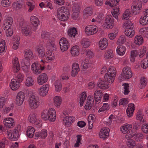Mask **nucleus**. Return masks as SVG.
<instances>
[{
    "label": "nucleus",
    "instance_id": "ddd939ff",
    "mask_svg": "<svg viewBox=\"0 0 148 148\" xmlns=\"http://www.w3.org/2000/svg\"><path fill=\"white\" fill-rule=\"evenodd\" d=\"M48 79L47 75L45 73H43L38 77L37 82L39 85H42L47 81Z\"/></svg>",
    "mask_w": 148,
    "mask_h": 148
},
{
    "label": "nucleus",
    "instance_id": "473e14b6",
    "mask_svg": "<svg viewBox=\"0 0 148 148\" xmlns=\"http://www.w3.org/2000/svg\"><path fill=\"white\" fill-rule=\"evenodd\" d=\"M132 127L131 125H125L124 126H122L121 127V131L124 134H125L130 130Z\"/></svg>",
    "mask_w": 148,
    "mask_h": 148
},
{
    "label": "nucleus",
    "instance_id": "7ed1b4c3",
    "mask_svg": "<svg viewBox=\"0 0 148 148\" xmlns=\"http://www.w3.org/2000/svg\"><path fill=\"white\" fill-rule=\"evenodd\" d=\"M31 68L33 73L37 75L40 73L42 71L45 69L44 66H42L38 62L33 63Z\"/></svg>",
    "mask_w": 148,
    "mask_h": 148
},
{
    "label": "nucleus",
    "instance_id": "052dcab7",
    "mask_svg": "<svg viewBox=\"0 0 148 148\" xmlns=\"http://www.w3.org/2000/svg\"><path fill=\"white\" fill-rule=\"evenodd\" d=\"M89 60L87 59H85L82 63V66L84 69H86L88 68Z\"/></svg>",
    "mask_w": 148,
    "mask_h": 148
},
{
    "label": "nucleus",
    "instance_id": "e433bc0d",
    "mask_svg": "<svg viewBox=\"0 0 148 148\" xmlns=\"http://www.w3.org/2000/svg\"><path fill=\"white\" fill-rule=\"evenodd\" d=\"M143 117L144 115H142V112L140 111H138L136 115V119L137 120H140L141 122H144L145 121V118Z\"/></svg>",
    "mask_w": 148,
    "mask_h": 148
},
{
    "label": "nucleus",
    "instance_id": "de8ad7c7",
    "mask_svg": "<svg viewBox=\"0 0 148 148\" xmlns=\"http://www.w3.org/2000/svg\"><path fill=\"white\" fill-rule=\"evenodd\" d=\"M141 66L144 69H146L148 67V59L147 58L143 59L141 62Z\"/></svg>",
    "mask_w": 148,
    "mask_h": 148
},
{
    "label": "nucleus",
    "instance_id": "f704fd0d",
    "mask_svg": "<svg viewBox=\"0 0 148 148\" xmlns=\"http://www.w3.org/2000/svg\"><path fill=\"white\" fill-rule=\"evenodd\" d=\"M134 138L137 142H138L143 138V135L140 133H133L132 134Z\"/></svg>",
    "mask_w": 148,
    "mask_h": 148
},
{
    "label": "nucleus",
    "instance_id": "bf43d9fd",
    "mask_svg": "<svg viewBox=\"0 0 148 148\" xmlns=\"http://www.w3.org/2000/svg\"><path fill=\"white\" fill-rule=\"evenodd\" d=\"M126 41V38L124 36L122 35L119 38V40L117 41V43L120 45L124 44Z\"/></svg>",
    "mask_w": 148,
    "mask_h": 148
},
{
    "label": "nucleus",
    "instance_id": "2eb2a0df",
    "mask_svg": "<svg viewBox=\"0 0 148 148\" xmlns=\"http://www.w3.org/2000/svg\"><path fill=\"white\" fill-rule=\"evenodd\" d=\"M3 122L5 126L9 128L13 127L14 125V121L11 118H7L5 119Z\"/></svg>",
    "mask_w": 148,
    "mask_h": 148
},
{
    "label": "nucleus",
    "instance_id": "37998d69",
    "mask_svg": "<svg viewBox=\"0 0 148 148\" xmlns=\"http://www.w3.org/2000/svg\"><path fill=\"white\" fill-rule=\"evenodd\" d=\"M113 12L112 13V15L116 18H117L118 16L120 14L119 8V7H115L114 8Z\"/></svg>",
    "mask_w": 148,
    "mask_h": 148
},
{
    "label": "nucleus",
    "instance_id": "aec40b11",
    "mask_svg": "<svg viewBox=\"0 0 148 148\" xmlns=\"http://www.w3.org/2000/svg\"><path fill=\"white\" fill-rule=\"evenodd\" d=\"M126 50V48L125 46L119 44L116 48V51L118 55L121 56L125 53Z\"/></svg>",
    "mask_w": 148,
    "mask_h": 148
},
{
    "label": "nucleus",
    "instance_id": "a878e982",
    "mask_svg": "<svg viewBox=\"0 0 148 148\" xmlns=\"http://www.w3.org/2000/svg\"><path fill=\"white\" fill-rule=\"evenodd\" d=\"M17 58H15L13 61V70L14 72L16 73L20 70V66L19 63L18 61Z\"/></svg>",
    "mask_w": 148,
    "mask_h": 148
},
{
    "label": "nucleus",
    "instance_id": "20e7f679",
    "mask_svg": "<svg viewBox=\"0 0 148 148\" xmlns=\"http://www.w3.org/2000/svg\"><path fill=\"white\" fill-rule=\"evenodd\" d=\"M39 99L37 97L32 95L29 99V103L30 107L32 109L36 108L39 105Z\"/></svg>",
    "mask_w": 148,
    "mask_h": 148
},
{
    "label": "nucleus",
    "instance_id": "bb28decb",
    "mask_svg": "<svg viewBox=\"0 0 148 148\" xmlns=\"http://www.w3.org/2000/svg\"><path fill=\"white\" fill-rule=\"evenodd\" d=\"M35 130L34 128L32 126L27 127L26 131V135L30 138L33 137Z\"/></svg>",
    "mask_w": 148,
    "mask_h": 148
},
{
    "label": "nucleus",
    "instance_id": "72a5a7b5",
    "mask_svg": "<svg viewBox=\"0 0 148 148\" xmlns=\"http://www.w3.org/2000/svg\"><path fill=\"white\" fill-rule=\"evenodd\" d=\"M134 42L136 45H140L143 43V38L141 36H137L135 37Z\"/></svg>",
    "mask_w": 148,
    "mask_h": 148
},
{
    "label": "nucleus",
    "instance_id": "680f3d73",
    "mask_svg": "<svg viewBox=\"0 0 148 148\" xmlns=\"http://www.w3.org/2000/svg\"><path fill=\"white\" fill-rule=\"evenodd\" d=\"M142 131L145 133H148V123L143 124L141 127Z\"/></svg>",
    "mask_w": 148,
    "mask_h": 148
},
{
    "label": "nucleus",
    "instance_id": "423d86ee",
    "mask_svg": "<svg viewBox=\"0 0 148 148\" xmlns=\"http://www.w3.org/2000/svg\"><path fill=\"white\" fill-rule=\"evenodd\" d=\"M64 7H62L60 9L58 8V12H57V16L59 18V19L62 21H66L68 19L69 16V14H67V15H65L64 14H62V12L63 11L64 12Z\"/></svg>",
    "mask_w": 148,
    "mask_h": 148
},
{
    "label": "nucleus",
    "instance_id": "6e6552de",
    "mask_svg": "<svg viewBox=\"0 0 148 148\" xmlns=\"http://www.w3.org/2000/svg\"><path fill=\"white\" fill-rule=\"evenodd\" d=\"M6 132L7 134L8 137L10 139L15 141L17 140L18 138V132L17 130L16 129L11 130L10 132H9L7 130Z\"/></svg>",
    "mask_w": 148,
    "mask_h": 148
},
{
    "label": "nucleus",
    "instance_id": "b1692460",
    "mask_svg": "<svg viewBox=\"0 0 148 148\" xmlns=\"http://www.w3.org/2000/svg\"><path fill=\"white\" fill-rule=\"evenodd\" d=\"M38 54V56L39 57L42 58L44 57L45 55V51L44 48L41 46H39L36 50Z\"/></svg>",
    "mask_w": 148,
    "mask_h": 148
},
{
    "label": "nucleus",
    "instance_id": "f3484780",
    "mask_svg": "<svg viewBox=\"0 0 148 148\" xmlns=\"http://www.w3.org/2000/svg\"><path fill=\"white\" fill-rule=\"evenodd\" d=\"M49 89V85L48 84H46L42 86L40 89L39 94L42 96H45L47 93Z\"/></svg>",
    "mask_w": 148,
    "mask_h": 148
},
{
    "label": "nucleus",
    "instance_id": "393cba45",
    "mask_svg": "<svg viewBox=\"0 0 148 148\" xmlns=\"http://www.w3.org/2000/svg\"><path fill=\"white\" fill-rule=\"evenodd\" d=\"M13 20L11 17H8L4 21L3 27H5V29L7 28H10L11 25L12 24Z\"/></svg>",
    "mask_w": 148,
    "mask_h": 148
},
{
    "label": "nucleus",
    "instance_id": "6ab92c4d",
    "mask_svg": "<svg viewBox=\"0 0 148 148\" xmlns=\"http://www.w3.org/2000/svg\"><path fill=\"white\" fill-rule=\"evenodd\" d=\"M10 86L12 90H15L20 87V83L16 79H12L10 84Z\"/></svg>",
    "mask_w": 148,
    "mask_h": 148
},
{
    "label": "nucleus",
    "instance_id": "58836bf2",
    "mask_svg": "<svg viewBox=\"0 0 148 148\" xmlns=\"http://www.w3.org/2000/svg\"><path fill=\"white\" fill-rule=\"evenodd\" d=\"M81 44L83 47L86 48H87L90 45V43L88 39L83 38L81 41Z\"/></svg>",
    "mask_w": 148,
    "mask_h": 148
},
{
    "label": "nucleus",
    "instance_id": "a211bd4d",
    "mask_svg": "<svg viewBox=\"0 0 148 148\" xmlns=\"http://www.w3.org/2000/svg\"><path fill=\"white\" fill-rule=\"evenodd\" d=\"M144 14V16L142 17L140 19V23L142 25H145L148 24V9L146 10Z\"/></svg>",
    "mask_w": 148,
    "mask_h": 148
},
{
    "label": "nucleus",
    "instance_id": "4c0bfd02",
    "mask_svg": "<svg viewBox=\"0 0 148 148\" xmlns=\"http://www.w3.org/2000/svg\"><path fill=\"white\" fill-rule=\"evenodd\" d=\"M54 103L55 105L58 107H59L62 102V99L59 96H56L53 99Z\"/></svg>",
    "mask_w": 148,
    "mask_h": 148
},
{
    "label": "nucleus",
    "instance_id": "4468645a",
    "mask_svg": "<svg viewBox=\"0 0 148 148\" xmlns=\"http://www.w3.org/2000/svg\"><path fill=\"white\" fill-rule=\"evenodd\" d=\"M110 130L108 128H103L102 129L99 133L100 138L104 140L106 139L109 136Z\"/></svg>",
    "mask_w": 148,
    "mask_h": 148
},
{
    "label": "nucleus",
    "instance_id": "9b49d317",
    "mask_svg": "<svg viewBox=\"0 0 148 148\" xmlns=\"http://www.w3.org/2000/svg\"><path fill=\"white\" fill-rule=\"evenodd\" d=\"M97 27L94 25L86 26L85 30L86 34L88 35H90L96 33L97 31Z\"/></svg>",
    "mask_w": 148,
    "mask_h": 148
},
{
    "label": "nucleus",
    "instance_id": "f257e3e1",
    "mask_svg": "<svg viewBox=\"0 0 148 148\" xmlns=\"http://www.w3.org/2000/svg\"><path fill=\"white\" fill-rule=\"evenodd\" d=\"M116 70L113 67L109 68L107 73L105 75L104 77L105 81L108 83H112L114 80V77L116 75Z\"/></svg>",
    "mask_w": 148,
    "mask_h": 148
},
{
    "label": "nucleus",
    "instance_id": "c85d7f7f",
    "mask_svg": "<svg viewBox=\"0 0 148 148\" xmlns=\"http://www.w3.org/2000/svg\"><path fill=\"white\" fill-rule=\"evenodd\" d=\"M21 31L22 34L24 35L27 36L28 35L30 34L31 28L29 26L23 27L21 29Z\"/></svg>",
    "mask_w": 148,
    "mask_h": 148
},
{
    "label": "nucleus",
    "instance_id": "f8f14e48",
    "mask_svg": "<svg viewBox=\"0 0 148 148\" xmlns=\"http://www.w3.org/2000/svg\"><path fill=\"white\" fill-rule=\"evenodd\" d=\"M98 87L103 90H106L109 87V83L105 80L99 79L97 83Z\"/></svg>",
    "mask_w": 148,
    "mask_h": 148
},
{
    "label": "nucleus",
    "instance_id": "ea45409f",
    "mask_svg": "<svg viewBox=\"0 0 148 148\" xmlns=\"http://www.w3.org/2000/svg\"><path fill=\"white\" fill-rule=\"evenodd\" d=\"M45 57L48 60H52L55 59L54 53L50 51H48L47 52Z\"/></svg>",
    "mask_w": 148,
    "mask_h": 148
},
{
    "label": "nucleus",
    "instance_id": "9d476101",
    "mask_svg": "<svg viewBox=\"0 0 148 148\" xmlns=\"http://www.w3.org/2000/svg\"><path fill=\"white\" fill-rule=\"evenodd\" d=\"M25 95L24 93L22 92L18 93L16 99V103L18 106L21 105L24 101Z\"/></svg>",
    "mask_w": 148,
    "mask_h": 148
},
{
    "label": "nucleus",
    "instance_id": "5701e85b",
    "mask_svg": "<svg viewBox=\"0 0 148 148\" xmlns=\"http://www.w3.org/2000/svg\"><path fill=\"white\" fill-rule=\"evenodd\" d=\"M102 94V92L100 90H97L95 92L94 95L95 100L96 102L97 103L101 101Z\"/></svg>",
    "mask_w": 148,
    "mask_h": 148
},
{
    "label": "nucleus",
    "instance_id": "3c124183",
    "mask_svg": "<svg viewBox=\"0 0 148 148\" xmlns=\"http://www.w3.org/2000/svg\"><path fill=\"white\" fill-rule=\"evenodd\" d=\"M3 29L5 30H6V35L8 37H10L13 34V30L10 28H7L5 29V27H3Z\"/></svg>",
    "mask_w": 148,
    "mask_h": 148
},
{
    "label": "nucleus",
    "instance_id": "dca6fc26",
    "mask_svg": "<svg viewBox=\"0 0 148 148\" xmlns=\"http://www.w3.org/2000/svg\"><path fill=\"white\" fill-rule=\"evenodd\" d=\"M48 113L49 114L48 117L49 120L51 122L54 121L56 118V113L55 110L51 108L48 110Z\"/></svg>",
    "mask_w": 148,
    "mask_h": 148
},
{
    "label": "nucleus",
    "instance_id": "4be33fe9",
    "mask_svg": "<svg viewBox=\"0 0 148 148\" xmlns=\"http://www.w3.org/2000/svg\"><path fill=\"white\" fill-rule=\"evenodd\" d=\"M108 42L107 40L105 38L101 39L99 42V46L102 50L105 49L108 46Z\"/></svg>",
    "mask_w": 148,
    "mask_h": 148
},
{
    "label": "nucleus",
    "instance_id": "603ef678",
    "mask_svg": "<svg viewBox=\"0 0 148 148\" xmlns=\"http://www.w3.org/2000/svg\"><path fill=\"white\" fill-rule=\"evenodd\" d=\"M129 10L126 9L125 11L123 16H122V18L124 20H127L129 18L128 17L130 16V14Z\"/></svg>",
    "mask_w": 148,
    "mask_h": 148
},
{
    "label": "nucleus",
    "instance_id": "e2e57ef3",
    "mask_svg": "<svg viewBox=\"0 0 148 148\" xmlns=\"http://www.w3.org/2000/svg\"><path fill=\"white\" fill-rule=\"evenodd\" d=\"M5 43L4 40L1 41L0 43V53L3 52L5 50Z\"/></svg>",
    "mask_w": 148,
    "mask_h": 148
},
{
    "label": "nucleus",
    "instance_id": "13d9d810",
    "mask_svg": "<svg viewBox=\"0 0 148 148\" xmlns=\"http://www.w3.org/2000/svg\"><path fill=\"white\" fill-rule=\"evenodd\" d=\"M10 0H2L1 2V4L3 6L7 7L10 6Z\"/></svg>",
    "mask_w": 148,
    "mask_h": 148
},
{
    "label": "nucleus",
    "instance_id": "c03bdc74",
    "mask_svg": "<svg viewBox=\"0 0 148 148\" xmlns=\"http://www.w3.org/2000/svg\"><path fill=\"white\" fill-rule=\"evenodd\" d=\"M110 109L109 105L108 103H104L103 106L99 108L98 112H100L102 111H107L108 110Z\"/></svg>",
    "mask_w": 148,
    "mask_h": 148
},
{
    "label": "nucleus",
    "instance_id": "338daca9",
    "mask_svg": "<svg viewBox=\"0 0 148 148\" xmlns=\"http://www.w3.org/2000/svg\"><path fill=\"white\" fill-rule=\"evenodd\" d=\"M118 33V31H116L113 33L109 34L108 36L110 40L114 39L116 37Z\"/></svg>",
    "mask_w": 148,
    "mask_h": 148
},
{
    "label": "nucleus",
    "instance_id": "69168bd1",
    "mask_svg": "<svg viewBox=\"0 0 148 148\" xmlns=\"http://www.w3.org/2000/svg\"><path fill=\"white\" fill-rule=\"evenodd\" d=\"M40 135L41 138H45L47 135V130L45 129H43L40 132Z\"/></svg>",
    "mask_w": 148,
    "mask_h": 148
},
{
    "label": "nucleus",
    "instance_id": "4d7b16f0",
    "mask_svg": "<svg viewBox=\"0 0 148 148\" xmlns=\"http://www.w3.org/2000/svg\"><path fill=\"white\" fill-rule=\"evenodd\" d=\"M146 51V48L145 47H143V48L140 49L138 52V53H140L139 57L142 58L145 55Z\"/></svg>",
    "mask_w": 148,
    "mask_h": 148
},
{
    "label": "nucleus",
    "instance_id": "cd10ccee",
    "mask_svg": "<svg viewBox=\"0 0 148 148\" xmlns=\"http://www.w3.org/2000/svg\"><path fill=\"white\" fill-rule=\"evenodd\" d=\"M75 119V118L73 116H66L64 119V121L66 125H69L72 123Z\"/></svg>",
    "mask_w": 148,
    "mask_h": 148
},
{
    "label": "nucleus",
    "instance_id": "c9c22d12",
    "mask_svg": "<svg viewBox=\"0 0 148 148\" xmlns=\"http://www.w3.org/2000/svg\"><path fill=\"white\" fill-rule=\"evenodd\" d=\"M29 122L32 123H34L36 125L39 124V123L37 121V118L35 115L34 114H31L29 116Z\"/></svg>",
    "mask_w": 148,
    "mask_h": 148
},
{
    "label": "nucleus",
    "instance_id": "0e129e2a",
    "mask_svg": "<svg viewBox=\"0 0 148 148\" xmlns=\"http://www.w3.org/2000/svg\"><path fill=\"white\" fill-rule=\"evenodd\" d=\"M85 53L87 57L91 58L94 56L93 52L89 49L87 50L86 51Z\"/></svg>",
    "mask_w": 148,
    "mask_h": 148
},
{
    "label": "nucleus",
    "instance_id": "0eeeda50",
    "mask_svg": "<svg viewBox=\"0 0 148 148\" xmlns=\"http://www.w3.org/2000/svg\"><path fill=\"white\" fill-rule=\"evenodd\" d=\"M60 48L62 51H66L69 47V43L66 38H61L59 42Z\"/></svg>",
    "mask_w": 148,
    "mask_h": 148
},
{
    "label": "nucleus",
    "instance_id": "8fccbe9b",
    "mask_svg": "<svg viewBox=\"0 0 148 148\" xmlns=\"http://www.w3.org/2000/svg\"><path fill=\"white\" fill-rule=\"evenodd\" d=\"M127 146L130 148H133L136 145L135 141L133 139L129 140L127 142Z\"/></svg>",
    "mask_w": 148,
    "mask_h": 148
},
{
    "label": "nucleus",
    "instance_id": "2f4dec72",
    "mask_svg": "<svg viewBox=\"0 0 148 148\" xmlns=\"http://www.w3.org/2000/svg\"><path fill=\"white\" fill-rule=\"evenodd\" d=\"M30 21L34 27H37L38 26L39 21L37 18L34 16H32L31 17Z\"/></svg>",
    "mask_w": 148,
    "mask_h": 148
},
{
    "label": "nucleus",
    "instance_id": "49530a36",
    "mask_svg": "<svg viewBox=\"0 0 148 148\" xmlns=\"http://www.w3.org/2000/svg\"><path fill=\"white\" fill-rule=\"evenodd\" d=\"M33 56V54L31 50H27L25 53V59L27 60L31 58Z\"/></svg>",
    "mask_w": 148,
    "mask_h": 148
},
{
    "label": "nucleus",
    "instance_id": "7c9ffc66",
    "mask_svg": "<svg viewBox=\"0 0 148 148\" xmlns=\"http://www.w3.org/2000/svg\"><path fill=\"white\" fill-rule=\"evenodd\" d=\"M78 48L77 46L75 45L71 48L70 51L73 56H77L79 55V52Z\"/></svg>",
    "mask_w": 148,
    "mask_h": 148
},
{
    "label": "nucleus",
    "instance_id": "f03ea898",
    "mask_svg": "<svg viewBox=\"0 0 148 148\" xmlns=\"http://www.w3.org/2000/svg\"><path fill=\"white\" fill-rule=\"evenodd\" d=\"M132 76V73L130 68L128 67H125L123 69L121 75L119 77V79L120 80L124 78L129 79Z\"/></svg>",
    "mask_w": 148,
    "mask_h": 148
},
{
    "label": "nucleus",
    "instance_id": "09e8293b",
    "mask_svg": "<svg viewBox=\"0 0 148 148\" xmlns=\"http://www.w3.org/2000/svg\"><path fill=\"white\" fill-rule=\"evenodd\" d=\"M92 10L91 7H88L84 10V13L86 16H91L92 13Z\"/></svg>",
    "mask_w": 148,
    "mask_h": 148
},
{
    "label": "nucleus",
    "instance_id": "a19ab883",
    "mask_svg": "<svg viewBox=\"0 0 148 148\" xmlns=\"http://www.w3.org/2000/svg\"><path fill=\"white\" fill-rule=\"evenodd\" d=\"M139 32L144 37L148 38V27L142 28L140 30Z\"/></svg>",
    "mask_w": 148,
    "mask_h": 148
},
{
    "label": "nucleus",
    "instance_id": "864d4df0",
    "mask_svg": "<svg viewBox=\"0 0 148 148\" xmlns=\"http://www.w3.org/2000/svg\"><path fill=\"white\" fill-rule=\"evenodd\" d=\"M125 33L126 36H129L130 38L134 36L135 34V32L134 29H129L128 31L126 32H125Z\"/></svg>",
    "mask_w": 148,
    "mask_h": 148
},
{
    "label": "nucleus",
    "instance_id": "1a4fd4ad",
    "mask_svg": "<svg viewBox=\"0 0 148 148\" xmlns=\"http://www.w3.org/2000/svg\"><path fill=\"white\" fill-rule=\"evenodd\" d=\"M137 5H134L132 7V13L136 15L138 14L140 12V10L142 8V4L141 1L138 0L136 1Z\"/></svg>",
    "mask_w": 148,
    "mask_h": 148
},
{
    "label": "nucleus",
    "instance_id": "c756f323",
    "mask_svg": "<svg viewBox=\"0 0 148 148\" xmlns=\"http://www.w3.org/2000/svg\"><path fill=\"white\" fill-rule=\"evenodd\" d=\"M68 33L69 36L71 37H75V36L77 34L76 28H71L68 31Z\"/></svg>",
    "mask_w": 148,
    "mask_h": 148
},
{
    "label": "nucleus",
    "instance_id": "79ce46f5",
    "mask_svg": "<svg viewBox=\"0 0 148 148\" xmlns=\"http://www.w3.org/2000/svg\"><path fill=\"white\" fill-rule=\"evenodd\" d=\"M113 57V51L111 49L108 50L105 53V58L107 59H110Z\"/></svg>",
    "mask_w": 148,
    "mask_h": 148
},
{
    "label": "nucleus",
    "instance_id": "5fc2aeb1",
    "mask_svg": "<svg viewBox=\"0 0 148 148\" xmlns=\"http://www.w3.org/2000/svg\"><path fill=\"white\" fill-rule=\"evenodd\" d=\"M48 113V111L47 112L46 110H44L42 113L41 117L45 120L48 119L49 115V114Z\"/></svg>",
    "mask_w": 148,
    "mask_h": 148
},
{
    "label": "nucleus",
    "instance_id": "6e6d98bb",
    "mask_svg": "<svg viewBox=\"0 0 148 148\" xmlns=\"http://www.w3.org/2000/svg\"><path fill=\"white\" fill-rule=\"evenodd\" d=\"M56 90V91L60 92L62 89V84L59 81L56 82L55 83Z\"/></svg>",
    "mask_w": 148,
    "mask_h": 148
},
{
    "label": "nucleus",
    "instance_id": "412c9836",
    "mask_svg": "<svg viewBox=\"0 0 148 148\" xmlns=\"http://www.w3.org/2000/svg\"><path fill=\"white\" fill-rule=\"evenodd\" d=\"M134 110V105L133 103H131L129 104L128 107L126 111L127 115L129 117H130L132 115Z\"/></svg>",
    "mask_w": 148,
    "mask_h": 148
},
{
    "label": "nucleus",
    "instance_id": "a18cd8bd",
    "mask_svg": "<svg viewBox=\"0 0 148 148\" xmlns=\"http://www.w3.org/2000/svg\"><path fill=\"white\" fill-rule=\"evenodd\" d=\"M34 81L33 79L31 77H27L25 83L26 85L27 86H29L33 85Z\"/></svg>",
    "mask_w": 148,
    "mask_h": 148
},
{
    "label": "nucleus",
    "instance_id": "39448f33",
    "mask_svg": "<svg viewBox=\"0 0 148 148\" xmlns=\"http://www.w3.org/2000/svg\"><path fill=\"white\" fill-rule=\"evenodd\" d=\"M114 20L112 16L110 15H107L105 19L104 27L108 29H111L114 26Z\"/></svg>",
    "mask_w": 148,
    "mask_h": 148
},
{
    "label": "nucleus",
    "instance_id": "774afa93",
    "mask_svg": "<svg viewBox=\"0 0 148 148\" xmlns=\"http://www.w3.org/2000/svg\"><path fill=\"white\" fill-rule=\"evenodd\" d=\"M128 103L127 99V98H123L119 101V105H125L127 104Z\"/></svg>",
    "mask_w": 148,
    "mask_h": 148
}]
</instances>
